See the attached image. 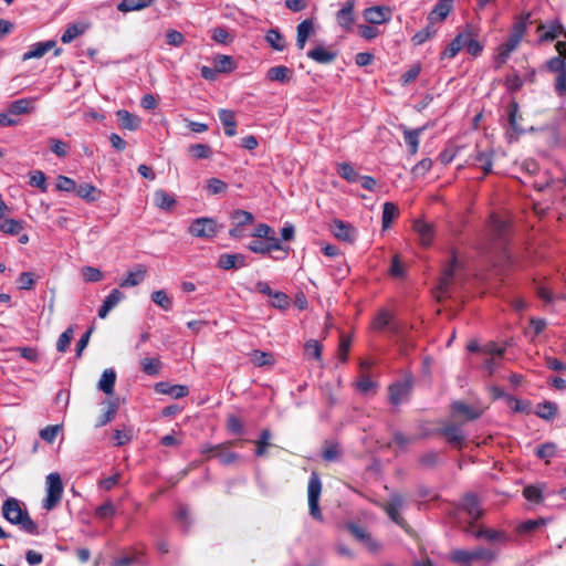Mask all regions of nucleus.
<instances>
[{"label":"nucleus","mask_w":566,"mask_h":566,"mask_svg":"<svg viewBox=\"0 0 566 566\" xmlns=\"http://www.w3.org/2000/svg\"><path fill=\"white\" fill-rule=\"evenodd\" d=\"M3 517L11 524L20 526L22 531L31 535H38V525L23 510L20 502L14 497L7 499L2 504Z\"/></svg>","instance_id":"1"},{"label":"nucleus","mask_w":566,"mask_h":566,"mask_svg":"<svg viewBox=\"0 0 566 566\" xmlns=\"http://www.w3.org/2000/svg\"><path fill=\"white\" fill-rule=\"evenodd\" d=\"M63 495V484L59 473L53 472L46 476V496L42 506L51 511L57 506Z\"/></svg>","instance_id":"2"},{"label":"nucleus","mask_w":566,"mask_h":566,"mask_svg":"<svg viewBox=\"0 0 566 566\" xmlns=\"http://www.w3.org/2000/svg\"><path fill=\"white\" fill-rule=\"evenodd\" d=\"M322 491V483L317 475V473L313 472L307 486V495H308V509L310 514L316 518L321 520L322 514L318 506L319 495Z\"/></svg>","instance_id":"3"},{"label":"nucleus","mask_w":566,"mask_h":566,"mask_svg":"<svg viewBox=\"0 0 566 566\" xmlns=\"http://www.w3.org/2000/svg\"><path fill=\"white\" fill-rule=\"evenodd\" d=\"M188 231L196 238L210 239L217 234V222L212 218H197L191 222Z\"/></svg>","instance_id":"4"},{"label":"nucleus","mask_w":566,"mask_h":566,"mask_svg":"<svg viewBox=\"0 0 566 566\" xmlns=\"http://www.w3.org/2000/svg\"><path fill=\"white\" fill-rule=\"evenodd\" d=\"M537 32L539 33L538 41L539 42H551L557 39L560 34L566 36V32H564V27L559 20H551L545 23H539L537 27Z\"/></svg>","instance_id":"5"},{"label":"nucleus","mask_w":566,"mask_h":566,"mask_svg":"<svg viewBox=\"0 0 566 566\" xmlns=\"http://www.w3.org/2000/svg\"><path fill=\"white\" fill-rule=\"evenodd\" d=\"M411 392V382L402 380L394 382L389 386V401L394 406H399L406 402Z\"/></svg>","instance_id":"6"},{"label":"nucleus","mask_w":566,"mask_h":566,"mask_svg":"<svg viewBox=\"0 0 566 566\" xmlns=\"http://www.w3.org/2000/svg\"><path fill=\"white\" fill-rule=\"evenodd\" d=\"M405 507V499L401 494L395 493L390 496L389 501L384 505L386 513L389 518L400 525L403 526V518L400 515L401 510Z\"/></svg>","instance_id":"7"},{"label":"nucleus","mask_w":566,"mask_h":566,"mask_svg":"<svg viewBox=\"0 0 566 566\" xmlns=\"http://www.w3.org/2000/svg\"><path fill=\"white\" fill-rule=\"evenodd\" d=\"M331 230L336 239L348 243H353L357 235L354 227L338 219L332 222Z\"/></svg>","instance_id":"8"},{"label":"nucleus","mask_w":566,"mask_h":566,"mask_svg":"<svg viewBox=\"0 0 566 566\" xmlns=\"http://www.w3.org/2000/svg\"><path fill=\"white\" fill-rule=\"evenodd\" d=\"M492 156L493 151L491 150L476 149L468 159V164L481 168L484 177L492 171Z\"/></svg>","instance_id":"9"},{"label":"nucleus","mask_w":566,"mask_h":566,"mask_svg":"<svg viewBox=\"0 0 566 566\" xmlns=\"http://www.w3.org/2000/svg\"><path fill=\"white\" fill-rule=\"evenodd\" d=\"M355 0H347L336 14L338 25L346 32L353 28Z\"/></svg>","instance_id":"10"},{"label":"nucleus","mask_w":566,"mask_h":566,"mask_svg":"<svg viewBox=\"0 0 566 566\" xmlns=\"http://www.w3.org/2000/svg\"><path fill=\"white\" fill-rule=\"evenodd\" d=\"M390 9L381 6L370 7L364 11V18L370 24L385 23L390 20Z\"/></svg>","instance_id":"11"},{"label":"nucleus","mask_w":566,"mask_h":566,"mask_svg":"<svg viewBox=\"0 0 566 566\" xmlns=\"http://www.w3.org/2000/svg\"><path fill=\"white\" fill-rule=\"evenodd\" d=\"M125 298V294L118 289H114L111 293L105 297L102 306L98 310V317L105 318L108 313L116 307L120 301Z\"/></svg>","instance_id":"12"},{"label":"nucleus","mask_w":566,"mask_h":566,"mask_svg":"<svg viewBox=\"0 0 566 566\" xmlns=\"http://www.w3.org/2000/svg\"><path fill=\"white\" fill-rule=\"evenodd\" d=\"M247 265L245 256L240 253L221 254L218 259V266L222 270L243 268Z\"/></svg>","instance_id":"13"},{"label":"nucleus","mask_w":566,"mask_h":566,"mask_svg":"<svg viewBox=\"0 0 566 566\" xmlns=\"http://www.w3.org/2000/svg\"><path fill=\"white\" fill-rule=\"evenodd\" d=\"M54 46L55 42L52 40L34 43L30 46V49L27 52L23 53L22 60L28 61L31 59H40L44 56Z\"/></svg>","instance_id":"14"},{"label":"nucleus","mask_w":566,"mask_h":566,"mask_svg":"<svg viewBox=\"0 0 566 566\" xmlns=\"http://www.w3.org/2000/svg\"><path fill=\"white\" fill-rule=\"evenodd\" d=\"M440 433L446 437L452 447L460 448L465 439V436L460 427L455 424L446 426L440 430Z\"/></svg>","instance_id":"15"},{"label":"nucleus","mask_w":566,"mask_h":566,"mask_svg":"<svg viewBox=\"0 0 566 566\" xmlns=\"http://www.w3.org/2000/svg\"><path fill=\"white\" fill-rule=\"evenodd\" d=\"M468 38V30L460 32L451 43L442 52V59H452L462 49H465V40Z\"/></svg>","instance_id":"16"},{"label":"nucleus","mask_w":566,"mask_h":566,"mask_svg":"<svg viewBox=\"0 0 566 566\" xmlns=\"http://www.w3.org/2000/svg\"><path fill=\"white\" fill-rule=\"evenodd\" d=\"M156 391L164 395H169L175 399L186 397L189 394V389L184 385H169L167 382H158L156 385Z\"/></svg>","instance_id":"17"},{"label":"nucleus","mask_w":566,"mask_h":566,"mask_svg":"<svg viewBox=\"0 0 566 566\" xmlns=\"http://www.w3.org/2000/svg\"><path fill=\"white\" fill-rule=\"evenodd\" d=\"M461 507L473 521L478 520L483 513L474 494H467L462 500Z\"/></svg>","instance_id":"18"},{"label":"nucleus","mask_w":566,"mask_h":566,"mask_svg":"<svg viewBox=\"0 0 566 566\" xmlns=\"http://www.w3.org/2000/svg\"><path fill=\"white\" fill-rule=\"evenodd\" d=\"M146 276V268L144 265H137L134 270L129 271L127 275L120 281L122 287H133L140 284Z\"/></svg>","instance_id":"19"},{"label":"nucleus","mask_w":566,"mask_h":566,"mask_svg":"<svg viewBox=\"0 0 566 566\" xmlns=\"http://www.w3.org/2000/svg\"><path fill=\"white\" fill-rule=\"evenodd\" d=\"M219 119L224 128V134L232 137L237 134V122L234 113L230 109L221 108L218 113Z\"/></svg>","instance_id":"20"},{"label":"nucleus","mask_w":566,"mask_h":566,"mask_svg":"<svg viewBox=\"0 0 566 566\" xmlns=\"http://www.w3.org/2000/svg\"><path fill=\"white\" fill-rule=\"evenodd\" d=\"M116 382V373L113 368H107L103 371L102 377L97 384V388L105 395H112Z\"/></svg>","instance_id":"21"},{"label":"nucleus","mask_w":566,"mask_h":566,"mask_svg":"<svg viewBox=\"0 0 566 566\" xmlns=\"http://www.w3.org/2000/svg\"><path fill=\"white\" fill-rule=\"evenodd\" d=\"M518 44L520 41L511 38L510 35L509 39L504 43H502L497 49L496 63L499 65L504 64L510 57L511 53L516 50Z\"/></svg>","instance_id":"22"},{"label":"nucleus","mask_w":566,"mask_h":566,"mask_svg":"<svg viewBox=\"0 0 566 566\" xmlns=\"http://www.w3.org/2000/svg\"><path fill=\"white\" fill-rule=\"evenodd\" d=\"M413 229L418 233L419 240L422 245L428 247L431 244L433 240V229L431 224L421 220H417L413 223Z\"/></svg>","instance_id":"23"},{"label":"nucleus","mask_w":566,"mask_h":566,"mask_svg":"<svg viewBox=\"0 0 566 566\" xmlns=\"http://www.w3.org/2000/svg\"><path fill=\"white\" fill-rule=\"evenodd\" d=\"M154 202L159 209L170 211L176 205V199L166 190L158 189L154 192Z\"/></svg>","instance_id":"24"},{"label":"nucleus","mask_w":566,"mask_h":566,"mask_svg":"<svg viewBox=\"0 0 566 566\" xmlns=\"http://www.w3.org/2000/svg\"><path fill=\"white\" fill-rule=\"evenodd\" d=\"M452 9V4L447 1L439 0L432 11L428 15V20L431 24L443 21Z\"/></svg>","instance_id":"25"},{"label":"nucleus","mask_w":566,"mask_h":566,"mask_svg":"<svg viewBox=\"0 0 566 566\" xmlns=\"http://www.w3.org/2000/svg\"><path fill=\"white\" fill-rule=\"evenodd\" d=\"M307 56L321 64H328L336 59V53L324 46H316L307 52Z\"/></svg>","instance_id":"26"},{"label":"nucleus","mask_w":566,"mask_h":566,"mask_svg":"<svg viewBox=\"0 0 566 566\" xmlns=\"http://www.w3.org/2000/svg\"><path fill=\"white\" fill-rule=\"evenodd\" d=\"M314 32V23L312 20L306 19L297 25L296 45L303 50L307 39Z\"/></svg>","instance_id":"27"},{"label":"nucleus","mask_w":566,"mask_h":566,"mask_svg":"<svg viewBox=\"0 0 566 566\" xmlns=\"http://www.w3.org/2000/svg\"><path fill=\"white\" fill-rule=\"evenodd\" d=\"M116 117L120 126L128 130H136L140 126V118L130 114L128 111L119 109L116 112Z\"/></svg>","instance_id":"28"},{"label":"nucleus","mask_w":566,"mask_h":566,"mask_svg":"<svg viewBox=\"0 0 566 566\" xmlns=\"http://www.w3.org/2000/svg\"><path fill=\"white\" fill-rule=\"evenodd\" d=\"M459 268V261L455 255L452 256L450 263L446 266L442 273V277L439 283V289L441 293H446L448 291V286L453 279L455 271Z\"/></svg>","instance_id":"29"},{"label":"nucleus","mask_w":566,"mask_h":566,"mask_svg":"<svg viewBox=\"0 0 566 566\" xmlns=\"http://www.w3.org/2000/svg\"><path fill=\"white\" fill-rule=\"evenodd\" d=\"M75 192L81 199L87 202H95L101 198V190L91 184L76 186Z\"/></svg>","instance_id":"30"},{"label":"nucleus","mask_w":566,"mask_h":566,"mask_svg":"<svg viewBox=\"0 0 566 566\" xmlns=\"http://www.w3.org/2000/svg\"><path fill=\"white\" fill-rule=\"evenodd\" d=\"M151 301L166 312L172 310V297L165 290L154 291L150 295Z\"/></svg>","instance_id":"31"},{"label":"nucleus","mask_w":566,"mask_h":566,"mask_svg":"<svg viewBox=\"0 0 566 566\" xmlns=\"http://www.w3.org/2000/svg\"><path fill=\"white\" fill-rule=\"evenodd\" d=\"M291 70L286 66L280 65V66H273L269 69L266 77L270 81H276L281 83L289 82L291 78Z\"/></svg>","instance_id":"32"},{"label":"nucleus","mask_w":566,"mask_h":566,"mask_svg":"<svg viewBox=\"0 0 566 566\" xmlns=\"http://www.w3.org/2000/svg\"><path fill=\"white\" fill-rule=\"evenodd\" d=\"M557 405L552 401H544L537 405L535 415L544 420L553 419L557 413Z\"/></svg>","instance_id":"33"},{"label":"nucleus","mask_w":566,"mask_h":566,"mask_svg":"<svg viewBox=\"0 0 566 566\" xmlns=\"http://www.w3.org/2000/svg\"><path fill=\"white\" fill-rule=\"evenodd\" d=\"M213 66L219 73H231L235 69V63L230 55H217L213 59Z\"/></svg>","instance_id":"34"},{"label":"nucleus","mask_w":566,"mask_h":566,"mask_svg":"<svg viewBox=\"0 0 566 566\" xmlns=\"http://www.w3.org/2000/svg\"><path fill=\"white\" fill-rule=\"evenodd\" d=\"M155 0H123L117 9L122 12L137 11L149 7Z\"/></svg>","instance_id":"35"},{"label":"nucleus","mask_w":566,"mask_h":566,"mask_svg":"<svg viewBox=\"0 0 566 566\" xmlns=\"http://www.w3.org/2000/svg\"><path fill=\"white\" fill-rule=\"evenodd\" d=\"M214 457L218 458V460L222 464H231L235 462L239 459V454L232 451H229L226 447L219 444L213 448Z\"/></svg>","instance_id":"36"},{"label":"nucleus","mask_w":566,"mask_h":566,"mask_svg":"<svg viewBox=\"0 0 566 566\" xmlns=\"http://www.w3.org/2000/svg\"><path fill=\"white\" fill-rule=\"evenodd\" d=\"M453 412L463 416L467 420H474L480 417V412L462 401H455L452 405Z\"/></svg>","instance_id":"37"},{"label":"nucleus","mask_w":566,"mask_h":566,"mask_svg":"<svg viewBox=\"0 0 566 566\" xmlns=\"http://www.w3.org/2000/svg\"><path fill=\"white\" fill-rule=\"evenodd\" d=\"M422 132V128L419 129H405L403 138L406 144L409 147V151L411 155H415L418 151L419 147V137Z\"/></svg>","instance_id":"38"},{"label":"nucleus","mask_w":566,"mask_h":566,"mask_svg":"<svg viewBox=\"0 0 566 566\" xmlns=\"http://www.w3.org/2000/svg\"><path fill=\"white\" fill-rule=\"evenodd\" d=\"M337 174L348 182H356L360 178L359 174L348 163L337 164Z\"/></svg>","instance_id":"39"},{"label":"nucleus","mask_w":566,"mask_h":566,"mask_svg":"<svg viewBox=\"0 0 566 566\" xmlns=\"http://www.w3.org/2000/svg\"><path fill=\"white\" fill-rule=\"evenodd\" d=\"M31 103H32V99H30V98L17 99L9 105L8 112H9V114H11L13 116L27 114L31 109V107H30Z\"/></svg>","instance_id":"40"},{"label":"nucleus","mask_w":566,"mask_h":566,"mask_svg":"<svg viewBox=\"0 0 566 566\" xmlns=\"http://www.w3.org/2000/svg\"><path fill=\"white\" fill-rule=\"evenodd\" d=\"M528 18H530V14H526L525 17L518 18L514 22L512 32L510 34L511 38H513L520 42L522 41V39L526 32V29H527Z\"/></svg>","instance_id":"41"},{"label":"nucleus","mask_w":566,"mask_h":566,"mask_svg":"<svg viewBox=\"0 0 566 566\" xmlns=\"http://www.w3.org/2000/svg\"><path fill=\"white\" fill-rule=\"evenodd\" d=\"M474 536L476 538L483 537L486 541L492 542V543L506 541V535L503 532L492 530V528L480 530L476 533H474Z\"/></svg>","instance_id":"42"},{"label":"nucleus","mask_w":566,"mask_h":566,"mask_svg":"<svg viewBox=\"0 0 566 566\" xmlns=\"http://www.w3.org/2000/svg\"><path fill=\"white\" fill-rule=\"evenodd\" d=\"M188 151L196 159H208L212 156L211 147L206 144L190 145Z\"/></svg>","instance_id":"43"},{"label":"nucleus","mask_w":566,"mask_h":566,"mask_svg":"<svg viewBox=\"0 0 566 566\" xmlns=\"http://www.w3.org/2000/svg\"><path fill=\"white\" fill-rule=\"evenodd\" d=\"M231 220L233 224L245 227L254 222V216L249 211L238 209L232 212Z\"/></svg>","instance_id":"44"},{"label":"nucleus","mask_w":566,"mask_h":566,"mask_svg":"<svg viewBox=\"0 0 566 566\" xmlns=\"http://www.w3.org/2000/svg\"><path fill=\"white\" fill-rule=\"evenodd\" d=\"M398 214V208L392 202H385L382 208V228L388 229Z\"/></svg>","instance_id":"45"},{"label":"nucleus","mask_w":566,"mask_h":566,"mask_svg":"<svg viewBox=\"0 0 566 566\" xmlns=\"http://www.w3.org/2000/svg\"><path fill=\"white\" fill-rule=\"evenodd\" d=\"M23 229V224L21 221L15 219H4L0 223V231L6 234L15 235L19 234Z\"/></svg>","instance_id":"46"},{"label":"nucleus","mask_w":566,"mask_h":566,"mask_svg":"<svg viewBox=\"0 0 566 566\" xmlns=\"http://www.w3.org/2000/svg\"><path fill=\"white\" fill-rule=\"evenodd\" d=\"M449 559L458 565L470 564L473 562L472 551L453 549L449 555Z\"/></svg>","instance_id":"47"},{"label":"nucleus","mask_w":566,"mask_h":566,"mask_svg":"<svg viewBox=\"0 0 566 566\" xmlns=\"http://www.w3.org/2000/svg\"><path fill=\"white\" fill-rule=\"evenodd\" d=\"M271 432L269 429L262 430L259 439L255 441L256 449H255V455L256 457H263L266 453L268 447L271 446Z\"/></svg>","instance_id":"48"},{"label":"nucleus","mask_w":566,"mask_h":566,"mask_svg":"<svg viewBox=\"0 0 566 566\" xmlns=\"http://www.w3.org/2000/svg\"><path fill=\"white\" fill-rule=\"evenodd\" d=\"M304 354L307 358H314L321 360L322 357V345L316 339H310L304 345Z\"/></svg>","instance_id":"49"},{"label":"nucleus","mask_w":566,"mask_h":566,"mask_svg":"<svg viewBox=\"0 0 566 566\" xmlns=\"http://www.w3.org/2000/svg\"><path fill=\"white\" fill-rule=\"evenodd\" d=\"M266 245H269V253L272 251L283 252L282 256L275 258L276 260L285 259L290 252V247L282 244V242L275 237V233L271 234V237L266 240Z\"/></svg>","instance_id":"50"},{"label":"nucleus","mask_w":566,"mask_h":566,"mask_svg":"<svg viewBox=\"0 0 566 566\" xmlns=\"http://www.w3.org/2000/svg\"><path fill=\"white\" fill-rule=\"evenodd\" d=\"M117 409H118V402L116 400L107 401V410L99 418L96 426L103 427V426L107 424L108 422H111L115 418V416L117 413Z\"/></svg>","instance_id":"51"},{"label":"nucleus","mask_w":566,"mask_h":566,"mask_svg":"<svg viewBox=\"0 0 566 566\" xmlns=\"http://www.w3.org/2000/svg\"><path fill=\"white\" fill-rule=\"evenodd\" d=\"M142 370L149 376H155L159 373L161 363L158 358H144L140 361Z\"/></svg>","instance_id":"52"},{"label":"nucleus","mask_w":566,"mask_h":566,"mask_svg":"<svg viewBox=\"0 0 566 566\" xmlns=\"http://www.w3.org/2000/svg\"><path fill=\"white\" fill-rule=\"evenodd\" d=\"M94 514L95 517L98 520L111 518L116 514V507L111 501H106L102 505L96 507Z\"/></svg>","instance_id":"53"},{"label":"nucleus","mask_w":566,"mask_h":566,"mask_svg":"<svg viewBox=\"0 0 566 566\" xmlns=\"http://www.w3.org/2000/svg\"><path fill=\"white\" fill-rule=\"evenodd\" d=\"M473 560H483L486 564L492 563L496 558V552L483 548V547H476L472 551Z\"/></svg>","instance_id":"54"},{"label":"nucleus","mask_w":566,"mask_h":566,"mask_svg":"<svg viewBox=\"0 0 566 566\" xmlns=\"http://www.w3.org/2000/svg\"><path fill=\"white\" fill-rule=\"evenodd\" d=\"M84 32V27L81 24H71L66 28L61 36L63 43H71L75 38Z\"/></svg>","instance_id":"55"},{"label":"nucleus","mask_w":566,"mask_h":566,"mask_svg":"<svg viewBox=\"0 0 566 566\" xmlns=\"http://www.w3.org/2000/svg\"><path fill=\"white\" fill-rule=\"evenodd\" d=\"M265 39L268 43L276 51H282L285 48L284 39L276 30L268 31Z\"/></svg>","instance_id":"56"},{"label":"nucleus","mask_w":566,"mask_h":566,"mask_svg":"<svg viewBox=\"0 0 566 566\" xmlns=\"http://www.w3.org/2000/svg\"><path fill=\"white\" fill-rule=\"evenodd\" d=\"M62 431L61 424L46 426L40 431V437L48 443H53L57 434Z\"/></svg>","instance_id":"57"},{"label":"nucleus","mask_w":566,"mask_h":566,"mask_svg":"<svg viewBox=\"0 0 566 566\" xmlns=\"http://www.w3.org/2000/svg\"><path fill=\"white\" fill-rule=\"evenodd\" d=\"M30 185L32 187L39 188L42 192H46V177L43 171L34 170L30 174Z\"/></svg>","instance_id":"58"},{"label":"nucleus","mask_w":566,"mask_h":566,"mask_svg":"<svg viewBox=\"0 0 566 566\" xmlns=\"http://www.w3.org/2000/svg\"><path fill=\"white\" fill-rule=\"evenodd\" d=\"M556 449H557L556 444H554L552 442H547V443L538 446L536 448L535 454L539 459H544V460L548 461L551 458H553L555 455Z\"/></svg>","instance_id":"59"},{"label":"nucleus","mask_w":566,"mask_h":566,"mask_svg":"<svg viewBox=\"0 0 566 566\" xmlns=\"http://www.w3.org/2000/svg\"><path fill=\"white\" fill-rule=\"evenodd\" d=\"M507 227V223L499 217L493 216L491 218V228L497 239H504Z\"/></svg>","instance_id":"60"},{"label":"nucleus","mask_w":566,"mask_h":566,"mask_svg":"<svg viewBox=\"0 0 566 566\" xmlns=\"http://www.w3.org/2000/svg\"><path fill=\"white\" fill-rule=\"evenodd\" d=\"M251 361L255 366L262 367V366H265V365H272L273 364V358H272L271 354H268V353L261 352V350H254L251 354Z\"/></svg>","instance_id":"61"},{"label":"nucleus","mask_w":566,"mask_h":566,"mask_svg":"<svg viewBox=\"0 0 566 566\" xmlns=\"http://www.w3.org/2000/svg\"><path fill=\"white\" fill-rule=\"evenodd\" d=\"M391 319V315L387 310H381L373 321V327L378 331L385 329Z\"/></svg>","instance_id":"62"},{"label":"nucleus","mask_w":566,"mask_h":566,"mask_svg":"<svg viewBox=\"0 0 566 566\" xmlns=\"http://www.w3.org/2000/svg\"><path fill=\"white\" fill-rule=\"evenodd\" d=\"M74 331L72 327L66 328L59 337L56 343V349L60 353L66 352L69 348L71 340L73 338Z\"/></svg>","instance_id":"63"},{"label":"nucleus","mask_w":566,"mask_h":566,"mask_svg":"<svg viewBox=\"0 0 566 566\" xmlns=\"http://www.w3.org/2000/svg\"><path fill=\"white\" fill-rule=\"evenodd\" d=\"M546 66L548 71L557 73V75L566 73V63L560 56H554L549 59L546 63Z\"/></svg>","instance_id":"64"}]
</instances>
